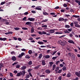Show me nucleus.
<instances>
[{"mask_svg": "<svg viewBox=\"0 0 80 80\" xmlns=\"http://www.w3.org/2000/svg\"><path fill=\"white\" fill-rule=\"evenodd\" d=\"M74 24L75 25V27H80V26L79 25V24H78V22L77 21H74Z\"/></svg>", "mask_w": 80, "mask_h": 80, "instance_id": "nucleus-1", "label": "nucleus"}, {"mask_svg": "<svg viewBox=\"0 0 80 80\" xmlns=\"http://www.w3.org/2000/svg\"><path fill=\"white\" fill-rule=\"evenodd\" d=\"M21 74V75H22L23 76H24L25 74V70L22 71V72H20Z\"/></svg>", "mask_w": 80, "mask_h": 80, "instance_id": "nucleus-2", "label": "nucleus"}, {"mask_svg": "<svg viewBox=\"0 0 80 80\" xmlns=\"http://www.w3.org/2000/svg\"><path fill=\"white\" fill-rule=\"evenodd\" d=\"M26 68L27 66H24L21 68V69L22 70H25V69H26Z\"/></svg>", "mask_w": 80, "mask_h": 80, "instance_id": "nucleus-3", "label": "nucleus"}, {"mask_svg": "<svg viewBox=\"0 0 80 80\" xmlns=\"http://www.w3.org/2000/svg\"><path fill=\"white\" fill-rule=\"evenodd\" d=\"M26 25H32V22H27L26 23Z\"/></svg>", "mask_w": 80, "mask_h": 80, "instance_id": "nucleus-4", "label": "nucleus"}, {"mask_svg": "<svg viewBox=\"0 0 80 80\" xmlns=\"http://www.w3.org/2000/svg\"><path fill=\"white\" fill-rule=\"evenodd\" d=\"M28 20H29V21H35V19L34 18H28Z\"/></svg>", "mask_w": 80, "mask_h": 80, "instance_id": "nucleus-5", "label": "nucleus"}, {"mask_svg": "<svg viewBox=\"0 0 80 80\" xmlns=\"http://www.w3.org/2000/svg\"><path fill=\"white\" fill-rule=\"evenodd\" d=\"M46 73H50V70L49 69H47L45 71Z\"/></svg>", "mask_w": 80, "mask_h": 80, "instance_id": "nucleus-6", "label": "nucleus"}, {"mask_svg": "<svg viewBox=\"0 0 80 80\" xmlns=\"http://www.w3.org/2000/svg\"><path fill=\"white\" fill-rule=\"evenodd\" d=\"M55 68H56V65L55 64H53L52 67V71L55 70Z\"/></svg>", "mask_w": 80, "mask_h": 80, "instance_id": "nucleus-7", "label": "nucleus"}, {"mask_svg": "<svg viewBox=\"0 0 80 80\" xmlns=\"http://www.w3.org/2000/svg\"><path fill=\"white\" fill-rule=\"evenodd\" d=\"M68 42L69 43H73V44H75V42H73L72 40H69L68 41Z\"/></svg>", "mask_w": 80, "mask_h": 80, "instance_id": "nucleus-8", "label": "nucleus"}, {"mask_svg": "<svg viewBox=\"0 0 80 80\" xmlns=\"http://www.w3.org/2000/svg\"><path fill=\"white\" fill-rule=\"evenodd\" d=\"M38 43H39V44H40V45H43V44H44L43 42H42L38 41Z\"/></svg>", "mask_w": 80, "mask_h": 80, "instance_id": "nucleus-9", "label": "nucleus"}, {"mask_svg": "<svg viewBox=\"0 0 80 80\" xmlns=\"http://www.w3.org/2000/svg\"><path fill=\"white\" fill-rule=\"evenodd\" d=\"M64 20V18H60L59 19V21L60 22L61 21H63Z\"/></svg>", "mask_w": 80, "mask_h": 80, "instance_id": "nucleus-10", "label": "nucleus"}, {"mask_svg": "<svg viewBox=\"0 0 80 80\" xmlns=\"http://www.w3.org/2000/svg\"><path fill=\"white\" fill-rule=\"evenodd\" d=\"M12 60L13 61H15L16 60V57L15 56H13L12 58Z\"/></svg>", "mask_w": 80, "mask_h": 80, "instance_id": "nucleus-11", "label": "nucleus"}, {"mask_svg": "<svg viewBox=\"0 0 80 80\" xmlns=\"http://www.w3.org/2000/svg\"><path fill=\"white\" fill-rule=\"evenodd\" d=\"M42 65H45V60H42Z\"/></svg>", "mask_w": 80, "mask_h": 80, "instance_id": "nucleus-12", "label": "nucleus"}, {"mask_svg": "<svg viewBox=\"0 0 80 80\" xmlns=\"http://www.w3.org/2000/svg\"><path fill=\"white\" fill-rule=\"evenodd\" d=\"M53 62H49V64H50V67H52V65H53Z\"/></svg>", "mask_w": 80, "mask_h": 80, "instance_id": "nucleus-13", "label": "nucleus"}, {"mask_svg": "<svg viewBox=\"0 0 80 80\" xmlns=\"http://www.w3.org/2000/svg\"><path fill=\"white\" fill-rule=\"evenodd\" d=\"M28 65H32V61H30L29 62Z\"/></svg>", "mask_w": 80, "mask_h": 80, "instance_id": "nucleus-14", "label": "nucleus"}, {"mask_svg": "<svg viewBox=\"0 0 80 80\" xmlns=\"http://www.w3.org/2000/svg\"><path fill=\"white\" fill-rule=\"evenodd\" d=\"M36 10H42V9L40 8H39L38 7H36Z\"/></svg>", "mask_w": 80, "mask_h": 80, "instance_id": "nucleus-15", "label": "nucleus"}, {"mask_svg": "<svg viewBox=\"0 0 80 80\" xmlns=\"http://www.w3.org/2000/svg\"><path fill=\"white\" fill-rule=\"evenodd\" d=\"M34 32V28L32 27L31 28V32L33 33Z\"/></svg>", "mask_w": 80, "mask_h": 80, "instance_id": "nucleus-16", "label": "nucleus"}, {"mask_svg": "<svg viewBox=\"0 0 80 80\" xmlns=\"http://www.w3.org/2000/svg\"><path fill=\"white\" fill-rule=\"evenodd\" d=\"M44 57L45 58H49L50 57V56H49V55H47L45 56Z\"/></svg>", "mask_w": 80, "mask_h": 80, "instance_id": "nucleus-17", "label": "nucleus"}, {"mask_svg": "<svg viewBox=\"0 0 80 80\" xmlns=\"http://www.w3.org/2000/svg\"><path fill=\"white\" fill-rule=\"evenodd\" d=\"M28 53H29L30 55H32V51H31V50H29L28 51Z\"/></svg>", "mask_w": 80, "mask_h": 80, "instance_id": "nucleus-18", "label": "nucleus"}, {"mask_svg": "<svg viewBox=\"0 0 80 80\" xmlns=\"http://www.w3.org/2000/svg\"><path fill=\"white\" fill-rule=\"evenodd\" d=\"M20 75H21L20 72H19V73H18L17 74V77H20Z\"/></svg>", "mask_w": 80, "mask_h": 80, "instance_id": "nucleus-19", "label": "nucleus"}, {"mask_svg": "<svg viewBox=\"0 0 80 80\" xmlns=\"http://www.w3.org/2000/svg\"><path fill=\"white\" fill-rule=\"evenodd\" d=\"M62 41L61 40H59V41H58V43H60V45H61V44H62Z\"/></svg>", "mask_w": 80, "mask_h": 80, "instance_id": "nucleus-20", "label": "nucleus"}, {"mask_svg": "<svg viewBox=\"0 0 80 80\" xmlns=\"http://www.w3.org/2000/svg\"><path fill=\"white\" fill-rule=\"evenodd\" d=\"M26 58H28V59H29L30 57V56L28 55H27L25 56Z\"/></svg>", "mask_w": 80, "mask_h": 80, "instance_id": "nucleus-21", "label": "nucleus"}, {"mask_svg": "<svg viewBox=\"0 0 80 80\" xmlns=\"http://www.w3.org/2000/svg\"><path fill=\"white\" fill-rule=\"evenodd\" d=\"M50 33H54L55 32V31L53 29H51L50 30Z\"/></svg>", "mask_w": 80, "mask_h": 80, "instance_id": "nucleus-22", "label": "nucleus"}, {"mask_svg": "<svg viewBox=\"0 0 80 80\" xmlns=\"http://www.w3.org/2000/svg\"><path fill=\"white\" fill-rule=\"evenodd\" d=\"M3 67V64L0 63V71L1 70V68Z\"/></svg>", "mask_w": 80, "mask_h": 80, "instance_id": "nucleus-23", "label": "nucleus"}, {"mask_svg": "<svg viewBox=\"0 0 80 80\" xmlns=\"http://www.w3.org/2000/svg\"><path fill=\"white\" fill-rule=\"evenodd\" d=\"M20 65L18 64L16 65V68H19L20 67Z\"/></svg>", "mask_w": 80, "mask_h": 80, "instance_id": "nucleus-24", "label": "nucleus"}, {"mask_svg": "<svg viewBox=\"0 0 80 80\" xmlns=\"http://www.w3.org/2000/svg\"><path fill=\"white\" fill-rule=\"evenodd\" d=\"M71 57H72V58H75V56L73 54H71Z\"/></svg>", "mask_w": 80, "mask_h": 80, "instance_id": "nucleus-25", "label": "nucleus"}, {"mask_svg": "<svg viewBox=\"0 0 80 80\" xmlns=\"http://www.w3.org/2000/svg\"><path fill=\"white\" fill-rule=\"evenodd\" d=\"M42 57V54H39V56L38 57V58L39 59L41 58Z\"/></svg>", "mask_w": 80, "mask_h": 80, "instance_id": "nucleus-26", "label": "nucleus"}, {"mask_svg": "<svg viewBox=\"0 0 80 80\" xmlns=\"http://www.w3.org/2000/svg\"><path fill=\"white\" fill-rule=\"evenodd\" d=\"M61 45H62V46H65V44L64 42H61Z\"/></svg>", "mask_w": 80, "mask_h": 80, "instance_id": "nucleus-27", "label": "nucleus"}, {"mask_svg": "<svg viewBox=\"0 0 80 80\" xmlns=\"http://www.w3.org/2000/svg\"><path fill=\"white\" fill-rule=\"evenodd\" d=\"M67 76L68 77H71V74L70 73L68 74Z\"/></svg>", "mask_w": 80, "mask_h": 80, "instance_id": "nucleus-28", "label": "nucleus"}, {"mask_svg": "<svg viewBox=\"0 0 80 80\" xmlns=\"http://www.w3.org/2000/svg\"><path fill=\"white\" fill-rule=\"evenodd\" d=\"M73 17H75V18H78L79 17V16H76L75 15H74L72 16Z\"/></svg>", "mask_w": 80, "mask_h": 80, "instance_id": "nucleus-29", "label": "nucleus"}, {"mask_svg": "<svg viewBox=\"0 0 80 80\" xmlns=\"http://www.w3.org/2000/svg\"><path fill=\"white\" fill-rule=\"evenodd\" d=\"M48 21V19H45L44 20H43L42 22H47Z\"/></svg>", "mask_w": 80, "mask_h": 80, "instance_id": "nucleus-30", "label": "nucleus"}, {"mask_svg": "<svg viewBox=\"0 0 80 80\" xmlns=\"http://www.w3.org/2000/svg\"><path fill=\"white\" fill-rule=\"evenodd\" d=\"M67 68H66V67L64 66L63 68H62V70L64 71L65 70H66V69Z\"/></svg>", "mask_w": 80, "mask_h": 80, "instance_id": "nucleus-31", "label": "nucleus"}, {"mask_svg": "<svg viewBox=\"0 0 80 80\" xmlns=\"http://www.w3.org/2000/svg\"><path fill=\"white\" fill-rule=\"evenodd\" d=\"M22 30H28V28H22Z\"/></svg>", "mask_w": 80, "mask_h": 80, "instance_id": "nucleus-32", "label": "nucleus"}, {"mask_svg": "<svg viewBox=\"0 0 80 80\" xmlns=\"http://www.w3.org/2000/svg\"><path fill=\"white\" fill-rule=\"evenodd\" d=\"M56 34H62V32H56L55 33Z\"/></svg>", "mask_w": 80, "mask_h": 80, "instance_id": "nucleus-33", "label": "nucleus"}, {"mask_svg": "<svg viewBox=\"0 0 80 80\" xmlns=\"http://www.w3.org/2000/svg\"><path fill=\"white\" fill-rule=\"evenodd\" d=\"M30 78V76L29 75H27L26 76V78Z\"/></svg>", "mask_w": 80, "mask_h": 80, "instance_id": "nucleus-34", "label": "nucleus"}, {"mask_svg": "<svg viewBox=\"0 0 80 80\" xmlns=\"http://www.w3.org/2000/svg\"><path fill=\"white\" fill-rule=\"evenodd\" d=\"M14 29L15 30H19L20 28H14Z\"/></svg>", "mask_w": 80, "mask_h": 80, "instance_id": "nucleus-35", "label": "nucleus"}, {"mask_svg": "<svg viewBox=\"0 0 80 80\" xmlns=\"http://www.w3.org/2000/svg\"><path fill=\"white\" fill-rule=\"evenodd\" d=\"M62 69H61L60 70H59L58 71V73H60L62 72Z\"/></svg>", "mask_w": 80, "mask_h": 80, "instance_id": "nucleus-36", "label": "nucleus"}, {"mask_svg": "<svg viewBox=\"0 0 80 80\" xmlns=\"http://www.w3.org/2000/svg\"><path fill=\"white\" fill-rule=\"evenodd\" d=\"M58 70H59V67H58L56 68L55 69L56 72L58 71Z\"/></svg>", "mask_w": 80, "mask_h": 80, "instance_id": "nucleus-37", "label": "nucleus"}, {"mask_svg": "<svg viewBox=\"0 0 80 80\" xmlns=\"http://www.w3.org/2000/svg\"><path fill=\"white\" fill-rule=\"evenodd\" d=\"M11 53L12 55H13V54H15V52L14 51H12L11 52Z\"/></svg>", "mask_w": 80, "mask_h": 80, "instance_id": "nucleus-38", "label": "nucleus"}, {"mask_svg": "<svg viewBox=\"0 0 80 80\" xmlns=\"http://www.w3.org/2000/svg\"><path fill=\"white\" fill-rule=\"evenodd\" d=\"M32 70H33L32 69H29L28 70V72H31V71H32Z\"/></svg>", "mask_w": 80, "mask_h": 80, "instance_id": "nucleus-39", "label": "nucleus"}, {"mask_svg": "<svg viewBox=\"0 0 80 80\" xmlns=\"http://www.w3.org/2000/svg\"><path fill=\"white\" fill-rule=\"evenodd\" d=\"M75 2H76V3H79L80 2V1L77 0H75Z\"/></svg>", "mask_w": 80, "mask_h": 80, "instance_id": "nucleus-40", "label": "nucleus"}, {"mask_svg": "<svg viewBox=\"0 0 80 80\" xmlns=\"http://www.w3.org/2000/svg\"><path fill=\"white\" fill-rule=\"evenodd\" d=\"M43 14L44 15H48V13H47V12H43Z\"/></svg>", "mask_w": 80, "mask_h": 80, "instance_id": "nucleus-41", "label": "nucleus"}, {"mask_svg": "<svg viewBox=\"0 0 80 80\" xmlns=\"http://www.w3.org/2000/svg\"><path fill=\"white\" fill-rule=\"evenodd\" d=\"M70 47H69V46H68L67 47V49L68 50H70Z\"/></svg>", "mask_w": 80, "mask_h": 80, "instance_id": "nucleus-42", "label": "nucleus"}, {"mask_svg": "<svg viewBox=\"0 0 80 80\" xmlns=\"http://www.w3.org/2000/svg\"><path fill=\"white\" fill-rule=\"evenodd\" d=\"M5 24H6V25H8L9 24V22H8L7 21H6L5 22Z\"/></svg>", "mask_w": 80, "mask_h": 80, "instance_id": "nucleus-43", "label": "nucleus"}, {"mask_svg": "<svg viewBox=\"0 0 80 80\" xmlns=\"http://www.w3.org/2000/svg\"><path fill=\"white\" fill-rule=\"evenodd\" d=\"M47 47H48L50 48H52V47H50V45H47Z\"/></svg>", "mask_w": 80, "mask_h": 80, "instance_id": "nucleus-44", "label": "nucleus"}, {"mask_svg": "<svg viewBox=\"0 0 80 80\" xmlns=\"http://www.w3.org/2000/svg\"><path fill=\"white\" fill-rule=\"evenodd\" d=\"M38 33L39 34V35H43V32H38Z\"/></svg>", "mask_w": 80, "mask_h": 80, "instance_id": "nucleus-45", "label": "nucleus"}, {"mask_svg": "<svg viewBox=\"0 0 80 80\" xmlns=\"http://www.w3.org/2000/svg\"><path fill=\"white\" fill-rule=\"evenodd\" d=\"M65 27L66 28H70V26L68 25H66Z\"/></svg>", "mask_w": 80, "mask_h": 80, "instance_id": "nucleus-46", "label": "nucleus"}, {"mask_svg": "<svg viewBox=\"0 0 80 80\" xmlns=\"http://www.w3.org/2000/svg\"><path fill=\"white\" fill-rule=\"evenodd\" d=\"M5 2H2L1 3V5H3V4H5Z\"/></svg>", "mask_w": 80, "mask_h": 80, "instance_id": "nucleus-47", "label": "nucleus"}, {"mask_svg": "<svg viewBox=\"0 0 80 80\" xmlns=\"http://www.w3.org/2000/svg\"><path fill=\"white\" fill-rule=\"evenodd\" d=\"M60 66L61 67H63V64H60Z\"/></svg>", "mask_w": 80, "mask_h": 80, "instance_id": "nucleus-48", "label": "nucleus"}, {"mask_svg": "<svg viewBox=\"0 0 80 80\" xmlns=\"http://www.w3.org/2000/svg\"><path fill=\"white\" fill-rule=\"evenodd\" d=\"M28 12H26L24 13L25 15H28Z\"/></svg>", "mask_w": 80, "mask_h": 80, "instance_id": "nucleus-49", "label": "nucleus"}, {"mask_svg": "<svg viewBox=\"0 0 80 80\" xmlns=\"http://www.w3.org/2000/svg\"><path fill=\"white\" fill-rule=\"evenodd\" d=\"M31 12L32 13H36V12L35 11H32Z\"/></svg>", "mask_w": 80, "mask_h": 80, "instance_id": "nucleus-50", "label": "nucleus"}, {"mask_svg": "<svg viewBox=\"0 0 80 80\" xmlns=\"http://www.w3.org/2000/svg\"><path fill=\"white\" fill-rule=\"evenodd\" d=\"M63 6L64 7H67V5L65 3H64L63 5Z\"/></svg>", "mask_w": 80, "mask_h": 80, "instance_id": "nucleus-51", "label": "nucleus"}, {"mask_svg": "<svg viewBox=\"0 0 80 80\" xmlns=\"http://www.w3.org/2000/svg\"><path fill=\"white\" fill-rule=\"evenodd\" d=\"M68 30L69 32H71L72 30V28L68 29Z\"/></svg>", "mask_w": 80, "mask_h": 80, "instance_id": "nucleus-52", "label": "nucleus"}, {"mask_svg": "<svg viewBox=\"0 0 80 80\" xmlns=\"http://www.w3.org/2000/svg\"><path fill=\"white\" fill-rule=\"evenodd\" d=\"M33 38H30L29 39H28V40H33Z\"/></svg>", "mask_w": 80, "mask_h": 80, "instance_id": "nucleus-53", "label": "nucleus"}, {"mask_svg": "<svg viewBox=\"0 0 80 80\" xmlns=\"http://www.w3.org/2000/svg\"><path fill=\"white\" fill-rule=\"evenodd\" d=\"M43 34H44V35H45V34H47V32H45L44 31H43L42 32V35Z\"/></svg>", "mask_w": 80, "mask_h": 80, "instance_id": "nucleus-54", "label": "nucleus"}, {"mask_svg": "<svg viewBox=\"0 0 80 80\" xmlns=\"http://www.w3.org/2000/svg\"><path fill=\"white\" fill-rule=\"evenodd\" d=\"M57 58V57H53L52 58V59H53L54 60H55V59H56Z\"/></svg>", "mask_w": 80, "mask_h": 80, "instance_id": "nucleus-55", "label": "nucleus"}, {"mask_svg": "<svg viewBox=\"0 0 80 80\" xmlns=\"http://www.w3.org/2000/svg\"><path fill=\"white\" fill-rule=\"evenodd\" d=\"M60 8L58 6H57L54 8L55 9H58Z\"/></svg>", "mask_w": 80, "mask_h": 80, "instance_id": "nucleus-56", "label": "nucleus"}, {"mask_svg": "<svg viewBox=\"0 0 80 80\" xmlns=\"http://www.w3.org/2000/svg\"><path fill=\"white\" fill-rule=\"evenodd\" d=\"M7 40V38H2V40L3 41H5V40Z\"/></svg>", "mask_w": 80, "mask_h": 80, "instance_id": "nucleus-57", "label": "nucleus"}, {"mask_svg": "<svg viewBox=\"0 0 80 80\" xmlns=\"http://www.w3.org/2000/svg\"><path fill=\"white\" fill-rule=\"evenodd\" d=\"M60 62L59 61H57L56 62V64L58 65V64L59 63H60Z\"/></svg>", "mask_w": 80, "mask_h": 80, "instance_id": "nucleus-58", "label": "nucleus"}, {"mask_svg": "<svg viewBox=\"0 0 80 80\" xmlns=\"http://www.w3.org/2000/svg\"><path fill=\"white\" fill-rule=\"evenodd\" d=\"M50 15H55V13L54 12H51L50 13Z\"/></svg>", "mask_w": 80, "mask_h": 80, "instance_id": "nucleus-59", "label": "nucleus"}, {"mask_svg": "<svg viewBox=\"0 0 80 80\" xmlns=\"http://www.w3.org/2000/svg\"><path fill=\"white\" fill-rule=\"evenodd\" d=\"M64 33H69L68 30H66L64 31Z\"/></svg>", "mask_w": 80, "mask_h": 80, "instance_id": "nucleus-60", "label": "nucleus"}, {"mask_svg": "<svg viewBox=\"0 0 80 80\" xmlns=\"http://www.w3.org/2000/svg\"><path fill=\"white\" fill-rule=\"evenodd\" d=\"M26 19H27V18L26 17H25L23 18L22 20H23L24 21V20H25Z\"/></svg>", "mask_w": 80, "mask_h": 80, "instance_id": "nucleus-61", "label": "nucleus"}, {"mask_svg": "<svg viewBox=\"0 0 80 80\" xmlns=\"http://www.w3.org/2000/svg\"><path fill=\"white\" fill-rule=\"evenodd\" d=\"M73 35H72V34L70 33L69 34V36H70V37H73Z\"/></svg>", "mask_w": 80, "mask_h": 80, "instance_id": "nucleus-62", "label": "nucleus"}, {"mask_svg": "<svg viewBox=\"0 0 80 80\" xmlns=\"http://www.w3.org/2000/svg\"><path fill=\"white\" fill-rule=\"evenodd\" d=\"M42 27H47V25H44L42 26Z\"/></svg>", "mask_w": 80, "mask_h": 80, "instance_id": "nucleus-63", "label": "nucleus"}, {"mask_svg": "<svg viewBox=\"0 0 80 80\" xmlns=\"http://www.w3.org/2000/svg\"><path fill=\"white\" fill-rule=\"evenodd\" d=\"M22 56L21 54H20L18 57L19 58H22Z\"/></svg>", "mask_w": 80, "mask_h": 80, "instance_id": "nucleus-64", "label": "nucleus"}]
</instances>
